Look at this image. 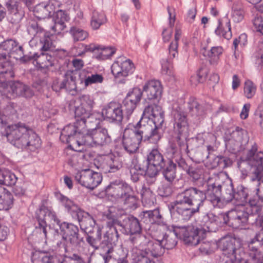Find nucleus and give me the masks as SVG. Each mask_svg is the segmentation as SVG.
<instances>
[{
	"instance_id": "obj_1",
	"label": "nucleus",
	"mask_w": 263,
	"mask_h": 263,
	"mask_svg": "<svg viewBox=\"0 0 263 263\" xmlns=\"http://www.w3.org/2000/svg\"><path fill=\"white\" fill-rule=\"evenodd\" d=\"M211 179L206 184L205 190L190 186L178 193L176 199L168 205L173 220L175 222H186L200 212L207 198L214 207H220L221 199L224 200V194L228 181L224 182L220 175Z\"/></svg>"
},
{
	"instance_id": "obj_2",
	"label": "nucleus",
	"mask_w": 263,
	"mask_h": 263,
	"mask_svg": "<svg viewBox=\"0 0 263 263\" xmlns=\"http://www.w3.org/2000/svg\"><path fill=\"white\" fill-rule=\"evenodd\" d=\"M164 114L161 107L156 103L146 106L140 120L131 130L125 129L122 139L125 151L134 154L141 142L156 144L163 137Z\"/></svg>"
},
{
	"instance_id": "obj_3",
	"label": "nucleus",
	"mask_w": 263,
	"mask_h": 263,
	"mask_svg": "<svg viewBox=\"0 0 263 263\" xmlns=\"http://www.w3.org/2000/svg\"><path fill=\"white\" fill-rule=\"evenodd\" d=\"M171 123L173 125L174 140L169 143L167 152L172 154V158L183 153H189L187 139L189 136L190 125L187 112L177 106L171 113Z\"/></svg>"
},
{
	"instance_id": "obj_4",
	"label": "nucleus",
	"mask_w": 263,
	"mask_h": 263,
	"mask_svg": "<svg viewBox=\"0 0 263 263\" xmlns=\"http://www.w3.org/2000/svg\"><path fill=\"white\" fill-rule=\"evenodd\" d=\"M28 31L29 33L34 36L29 42L30 45L33 44L38 40L40 42V49L42 53L40 54L37 53L36 56V64L39 68L41 69L49 70L57 62L51 52L54 47L55 36L47 33L35 21H32L29 23Z\"/></svg>"
},
{
	"instance_id": "obj_5",
	"label": "nucleus",
	"mask_w": 263,
	"mask_h": 263,
	"mask_svg": "<svg viewBox=\"0 0 263 263\" xmlns=\"http://www.w3.org/2000/svg\"><path fill=\"white\" fill-rule=\"evenodd\" d=\"M5 135L11 144L23 150L34 152L41 145L39 136L24 123L18 122L8 126Z\"/></svg>"
},
{
	"instance_id": "obj_6",
	"label": "nucleus",
	"mask_w": 263,
	"mask_h": 263,
	"mask_svg": "<svg viewBox=\"0 0 263 263\" xmlns=\"http://www.w3.org/2000/svg\"><path fill=\"white\" fill-rule=\"evenodd\" d=\"M245 162L250 168L248 172L242 170V174L248 176L251 182L256 186V194L258 200L263 202V153L258 152L256 143L248 151Z\"/></svg>"
},
{
	"instance_id": "obj_7",
	"label": "nucleus",
	"mask_w": 263,
	"mask_h": 263,
	"mask_svg": "<svg viewBox=\"0 0 263 263\" xmlns=\"http://www.w3.org/2000/svg\"><path fill=\"white\" fill-rule=\"evenodd\" d=\"M261 210L260 205L255 200H249L245 206H238L223 214V223L234 229H239L250 222V219L256 220Z\"/></svg>"
},
{
	"instance_id": "obj_8",
	"label": "nucleus",
	"mask_w": 263,
	"mask_h": 263,
	"mask_svg": "<svg viewBox=\"0 0 263 263\" xmlns=\"http://www.w3.org/2000/svg\"><path fill=\"white\" fill-rule=\"evenodd\" d=\"M105 194L119 200L126 210L133 211L138 206V197L133 187L125 181L113 180L104 189Z\"/></svg>"
},
{
	"instance_id": "obj_9",
	"label": "nucleus",
	"mask_w": 263,
	"mask_h": 263,
	"mask_svg": "<svg viewBox=\"0 0 263 263\" xmlns=\"http://www.w3.org/2000/svg\"><path fill=\"white\" fill-rule=\"evenodd\" d=\"M16 52L23 54V47L18 45L15 40L10 39L3 42L0 44V78L7 82L14 76L13 65L10 61V54Z\"/></svg>"
},
{
	"instance_id": "obj_10",
	"label": "nucleus",
	"mask_w": 263,
	"mask_h": 263,
	"mask_svg": "<svg viewBox=\"0 0 263 263\" xmlns=\"http://www.w3.org/2000/svg\"><path fill=\"white\" fill-rule=\"evenodd\" d=\"M106 226L109 229L104 234L103 240L101 242V246L103 250L101 256L104 263H108L111 258H117L116 254L123 252L122 247L116 248L120 235L118 231V227L114 223L113 219L109 220L106 222Z\"/></svg>"
},
{
	"instance_id": "obj_11",
	"label": "nucleus",
	"mask_w": 263,
	"mask_h": 263,
	"mask_svg": "<svg viewBox=\"0 0 263 263\" xmlns=\"http://www.w3.org/2000/svg\"><path fill=\"white\" fill-rule=\"evenodd\" d=\"M56 229L55 232L62 237V239L59 241L57 245L58 247L63 248L65 253L68 252V246L77 248L84 242V237L79 233V227L72 223L64 221Z\"/></svg>"
},
{
	"instance_id": "obj_12",
	"label": "nucleus",
	"mask_w": 263,
	"mask_h": 263,
	"mask_svg": "<svg viewBox=\"0 0 263 263\" xmlns=\"http://www.w3.org/2000/svg\"><path fill=\"white\" fill-rule=\"evenodd\" d=\"M112 142L108 130L104 127H95L89 129L82 137L81 141H77L78 145H85L90 147L106 146Z\"/></svg>"
},
{
	"instance_id": "obj_13",
	"label": "nucleus",
	"mask_w": 263,
	"mask_h": 263,
	"mask_svg": "<svg viewBox=\"0 0 263 263\" xmlns=\"http://www.w3.org/2000/svg\"><path fill=\"white\" fill-rule=\"evenodd\" d=\"M167 162V159H165L163 155L157 148L151 149L147 155L146 178L149 177L152 179V182H155L160 169L163 168Z\"/></svg>"
},
{
	"instance_id": "obj_14",
	"label": "nucleus",
	"mask_w": 263,
	"mask_h": 263,
	"mask_svg": "<svg viewBox=\"0 0 263 263\" xmlns=\"http://www.w3.org/2000/svg\"><path fill=\"white\" fill-rule=\"evenodd\" d=\"M169 229L175 233L180 239H183L185 243L196 246L199 243V234L201 230L193 226H179L171 225Z\"/></svg>"
},
{
	"instance_id": "obj_15",
	"label": "nucleus",
	"mask_w": 263,
	"mask_h": 263,
	"mask_svg": "<svg viewBox=\"0 0 263 263\" xmlns=\"http://www.w3.org/2000/svg\"><path fill=\"white\" fill-rule=\"evenodd\" d=\"M219 247L224 256V263L232 261L233 263L239 262L245 258L246 254L242 248H237L232 240L222 239Z\"/></svg>"
},
{
	"instance_id": "obj_16",
	"label": "nucleus",
	"mask_w": 263,
	"mask_h": 263,
	"mask_svg": "<svg viewBox=\"0 0 263 263\" xmlns=\"http://www.w3.org/2000/svg\"><path fill=\"white\" fill-rule=\"evenodd\" d=\"M226 192L223 194L224 201L229 202L235 201V203L240 206L247 202L249 190L242 184H238L236 187L233 186L231 182L228 181V185L226 188Z\"/></svg>"
},
{
	"instance_id": "obj_17",
	"label": "nucleus",
	"mask_w": 263,
	"mask_h": 263,
	"mask_svg": "<svg viewBox=\"0 0 263 263\" xmlns=\"http://www.w3.org/2000/svg\"><path fill=\"white\" fill-rule=\"evenodd\" d=\"M37 223L35 229L40 233L42 232L45 238H47V220H53L59 227L63 221L57 217L56 213L46 206L41 208L36 213Z\"/></svg>"
},
{
	"instance_id": "obj_18",
	"label": "nucleus",
	"mask_w": 263,
	"mask_h": 263,
	"mask_svg": "<svg viewBox=\"0 0 263 263\" xmlns=\"http://www.w3.org/2000/svg\"><path fill=\"white\" fill-rule=\"evenodd\" d=\"M73 219L79 221L81 230L86 235L97 232V238H100L102 228L96 224V220L88 212L82 210Z\"/></svg>"
},
{
	"instance_id": "obj_19",
	"label": "nucleus",
	"mask_w": 263,
	"mask_h": 263,
	"mask_svg": "<svg viewBox=\"0 0 263 263\" xmlns=\"http://www.w3.org/2000/svg\"><path fill=\"white\" fill-rule=\"evenodd\" d=\"M74 178L82 186L91 190H94L102 181L101 174L90 169H85L77 172Z\"/></svg>"
},
{
	"instance_id": "obj_20",
	"label": "nucleus",
	"mask_w": 263,
	"mask_h": 263,
	"mask_svg": "<svg viewBox=\"0 0 263 263\" xmlns=\"http://www.w3.org/2000/svg\"><path fill=\"white\" fill-rule=\"evenodd\" d=\"M181 32L179 29H176L175 34V40L168 47V55L167 58L162 59L161 61L162 72L163 74L170 76L173 75L172 69L173 67V59L178 55V41L181 37Z\"/></svg>"
},
{
	"instance_id": "obj_21",
	"label": "nucleus",
	"mask_w": 263,
	"mask_h": 263,
	"mask_svg": "<svg viewBox=\"0 0 263 263\" xmlns=\"http://www.w3.org/2000/svg\"><path fill=\"white\" fill-rule=\"evenodd\" d=\"M102 118L109 123L121 124L125 118L121 104L109 102L102 109Z\"/></svg>"
},
{
	"instance_id": "obj_22",
	"label": "nucleus",
	"mask_w": 263,
	"mask_h": 263,
	"mask_svg": "<svg viewBox=\"0 0 263 263\" xmlns=\"http://www.w3.org/2000/svg\"><path fill=\"white\" fill-rule=\"evenodd\" d=\"M135 69L132 61L124 57H119L111 67V72L116 80L127 77L132 74Z\"/></svg>"
},
{
	"instance_id": "obj_23",
	"label": "nucleus",
	"mask_w": 263,
	"mask_h": 263,
	"mask_svg": "<svg viewBox=\"0 0 263 263\" xmlns=\"http://www.w3.org/2000/svg\"><path fill=\"white\" fill-rule=\"evenodd\" d=\"M142 96V90L139 87H134L129 90L122 102L125 118L128 120L140 102Z\"/></svg>"
},
{
	"instance_id": "obj_24",
	"label": "nucleus",
	"mask_w": 263,
	"mask_h": 263,
	"mask_svg": "<svg viewBox=\"0 0 263 263\" xmlns=\"http://www.w3.org/2000/svg\"><path fill=\"white\" fill-rule=\"evenodd\" d=\"M223 214L216 216L212 212H208L200 217L199 224L201 226V232H215L223 224Z\"/></svg>"
},
{
	"instance_id": "obj_25",
	"label": "nucleus",
	"mask_w": 263,
	"mask_h": 263,
	"mask_svg": "<svg viewBox=\"0 0 263 263\" xmlns=\"http://www.w3.org/2000/svg\"><path fill=\"white\" fill-rule=\"evenodd\" d=\"M117 227L121 228L120 231L125 235L141 232V226L138 219L133 215H125L121 219H112Z\"/></svg>"
},
{
	"instance_id": "obj_26",
	"label": "nucleus",
	"mask_w": 263,
	"mask_h": 263,
	"mask_svg": "<svg viewBox=\"0 0 263 263\" xmlns=\"http://www.w3.org/2000/svg\"><path fill=\"white\" fill-rule=\"evenodd\" d=\"M83 51L79 53V55H82L87 52L93 53V58L98 60H105L110 58L116 52V49L111 46L105 47L95 44L89 45H83Z\"/></svg>"
},
{
	"instance_id": "obj_27",
	"label": "nucleus",
	"mask_w": 263,
	"mask_h": 263,
	"mask_svg": "<svg viewBox=\"0 0 263 263\" xmlns=\"http://www.w3.org/2000/svg\"><path fill=\"white\" fill-rule=\"evenodd\" d=\"M80 104L76 106L74 110V117L86 119L90 111H92L94 102L89 95H83L80 97Z\"/></svg>"
},
{
	"instance_id": "obj_28",
	"label": "nucleus",
	"mask_w": 263,
	"mask_h": 263,
	"mask_svg": "<svg viewBox=\"0 0 263 263\" xmlns=\"http://www.w3.org/2000/svg\"><path fill=\"white\" fill-rule=\"evenodd\" d=\"M141 220L146 224L164 225V219L160 214L158 209L144 211L140 214Z\"/></svg>"
},
{
	"instance_id": "obj_29",
	"label": "nucleus",
	"mask_w": 263,
	"mask_h": 263,
	"mask_svg": "<svg viewBox=\"0 0 263 263\" xmlns=\"http://www.w3.org/2000/svg\"><path fill=\"white\" fill-rule=\"evenodd\" d=\"M187 109L190 115L194 118H198V119L203 118L206 114L205 106L200 104L197 99L191 97L187 102Z\"/></svg>"
},
{
	"instance_id": "obj_30",
	"label": "nucleus",
	"mask_w": 263,
	"mask_h": 263,
	"mask_svg": "<svg viewBox=\"0 0 263 263\" xmlns=\"http://www.w3.org/2000/svg\"><path fill=\"white\" fill-rule=\"evenodd\" d=\"M145 92L148 100L159 99L162 92L161 83L158 80H151L145 84L142 92Z\"/></svg>"
},
{
	"instance_id": "obj_31",
	"label": "nucleus",
	"mask_w": 263,
	"mask_h": 263,
	"mask_svg": "<svg viewBox=\"0 0 263 263\" xmlns=\"http://www.w3.org/2000/svg\"><path fill=\"white\" fill-rule=\"evenodd\" d=\"M142 251L151 258L162 256L165 252V249L160 240H149L145 245Z\"/></svg>"
},
{
	"instance_id": "obj_32",
	"label": "nucleus",
	"mask_w": 263,
	"mask_h": 263,
	"mask_svg": "<svg viewBox=\"0 0 263 263\" xmlns=\"http://www.w3.org/2000/svg\"><path fill=\"white\" fill-rule=\"evenodd\" d=\"M57 198L61 204L65 208L66 211L71 215L72 218L82 210L72 200L64 195L60 194Z\"/></svg>"
},
{
	"instance_id": "obj_33",
	"label": "nucleus",
	"mask_w": 263,
	"mask_h": 263,
	"mask_svg": "<svg viewBox=\"0 0 263 263\" xmlns=\"http://www.w3.org/2000/svg\"><path fill=\"white\" fill-rule=\"evenodd\" d=\"M177 165L172 159H167V162L163 168L160 169L163 178L170 184H172L176 177Z\"/></svg>"
},
{
	"instance_id": "obj_34",
	"label": "nucleus",
	"mask_w": 263,
	"mask_h": 263,
	"mask_svg": "<svg viewBox=\"0 0 263 263\" xmlns=\"http://www.w3.org/2000/svg\"><path fill=\"white\" fill-rule=\"evenodd\" d=\"M55 13L54 25L51 29L55 33L59 34L65 28V22L69 20V16L65 11L60 9Z\"/></svg>"
},
{
	"instance_id": "obj_35",
	"label": "nucleus",
	"mask_w": 263,
	"mask_h": 263,
	"mask_svg": "<svg viewBox=\"0 0 263 263\" xmlns=\"http://www.w3.org/2000/svg\"><path fill=\"white\" fill-rule=\"evenodd\" d=\"M129 241L133 244L136 245L132 250V253L134 252H138L139 250L144 249L145 245L147 243L148 238L146 236L142 233V232H138L133 234H129Z\"/></svg>"
},
{
	"instance_id": "obj_36",
	"label": "nucleus",
	"mask_w": 263,
	"mask_h": 263,
	"mask_svg": "<svg viewBox=\"0 0 263 263\" xmlns=\"http://www.w3.org/2000/svg\"><path fill=\"white\" fill-rule=\"evenodd\" d=\"M13 97L22 96L25 98H30L33 96V91L27 86L20 82H15L10 86Z\"/></svg>"
},
{
	"instance_id": "obj_37",
	"label": "nucleus",
	"mask_w": 263,
	"mask_h": 263,
	"mask_svg": "<svg viewBox=\"0 0 263 263\" xmlns=\"http://www.w3.org/2000/svg\"><path fill=\"white\" fill-rule=\"evenodd\" d=\"M13 97L22 96L25 98H30L33 96V91L27 86L20 82H15L10 86Z\"/></svg>"
},
{
	"instance_id": "obj_38",
	"label": "nucleus",
	"mask_w": 263,
	"mask_h": 263,
	"mask_svg": "<svg viewBox=\"0 0 263 263\" xmlns=\"http://www.w3.org/2000/svg\"><path fill=\"white\" fill-rule=\"evenodd\" d=\"M106 171L105 173H115L120 170L123 166L120 158L113 155H108L106 159Z\"/></svg>"
},
{
	"instance_id": "obj_39",
	"label": "nucleus",
	"mask_w": 263,
	"mask_h": 263,
	"mask_svg": "<svg viewBox=\"0 0 263 263\" xmlns=\"http://www.w3.org/2000/svg\"><path fill=\"white\" fill-rule=\"evenodd\" d=\"M171 226L167 227L168 231V233H165L163 235V239L160 240L162 245H163L164 249L170 250L174 248L177 243V239L179 238L173 231L170 230L169 227Z\"/></svg>"
},
{
	"instance_id": "obj_40",
	"label": "nucleus",
	"mask_w": 263,
	"mask_h": 263,
	"mask_svg": "<svg viewBox=\"0 0 263 263\" xmlns=\"http://www.w3.org/2000/svg\"><path fill=\"white\" fill-rule=\"evenodd\" d=\"M129 172L130 179L133 182H138L143 175H146V170L145 168L137 162V160H134L130 166Z\"/></svg>"
},
{
	"instance_id": "obj_41",
	"label": "nucleus",
	"mask_w": 263,
	"mask_h": 263,
	"mask_svg": "<svg viewBox=\"0 0 263 263\" xmlns=\"http://www.w3.org/2000/svg\"><path fill=\"white\" fill-rule=\"evenodd\" d=\"M79 76L81 83L84 82L85 87L92 84L101 83L104 80L103 76L100 74L96 73L86 76L84 71L81 72Z\"/></svg>"
},
{
	"instance_id": "obj_42",
	"label": "nucleus",
	"mask_w": 263,
	"mask_h": 263,
	"mask_svg": "<svg viewBox=\"0 0 263 263\" xmlns=\"http://www.w3.org/2000/svg\"><path fill=\"white\" fill-rule=\"evenodd\" d=\"M209 161L212 168L219 167L220 168L223 169L231 166L232 164V161L231 159L228 157L222 156H214Z\"/></svg>"
},
{
	"instance_id": "obj_43",
	"label": "nucleus",
	"mask_w": 263,
	"mask_h": 263,
	"mask_svg": "<svg viewBox=\"0 0 263 263\" xmlns=\"http://www.w3.org/2000/svg\"><path fill=\"white\" fill-rule=\"evenodd\" d=\"M106 21V16L103 13L98 12L96 10L92 12L90 26L93 30L98 29Z\"/></svg>"
},
{
	"instance_id": "obj_44",
	"label": "nucleus",
	"mask_w": 263,
	"mask_h": 263,
	"mask_svg": "<svg viewBox=\"0 0 263 263\" xmlns=\"http://www.w3.org/2000/svg\"><path fill=\"white\" fill-rule=\"evenodd\" d=\"M0 202L4 208V210L10 209L13 203V197L11 192L5 188L0 187Z\"/></svg>"
},
{
	"instance_id": "obj_45",
	"label": "nucleus",
	"mask_w": 263,
	"mask_h": 263,
	"mask_svg": "<svg viewBox=\"0 0 263 263\" xmlns=\"http://www.w3.org/2000/svg\"><path fill=\"white\" fill-rule=\"evenodd\" d=\"M51 9L47 7L46 3H42L36 5L33 9L34 16L39 19H44L52 16Z\"/></svg>"
},
{
	"instance_id": "obj_46",
	"label": "nucleus",
	"mask_w": 263,
	"mask_h": 263,
	"mask_svg": "<svg viewBox=\"0 0 263 263\" xmlns=\"http://www.w3.org/2000/svg\"><path fill=\"white\" fill-rule=\"evenodd\" d=\"M223 21L226 22L225 26L228 30L222 28L221 26V22L219 21V25L215 30V33L219 36H222L226 39L229 40L232 36L230 20L228 16H226L223 18Z\"/></svg>"
},
{
	"instance_id": "obj_47",
	"label": "nucleus",
	"mask_w": 263,
	"mask_h": 263,
	"mask_svg": "<svg viewBox=\"0 0 263 263\" xmlns=\"http://www.w3.org/2000/svg\"><path fill=\"white\" fill-rule=\"evenodd\" d=\"M245 11L243 6L240 2H236L233 4L232 10L233 21L236 23L242 21L244 17Z\"/></svg>"
},
{
	"instance_id": "obj_48",
	"label": "nucleus",
	"mask_w": 263,
	"mask_h": 263,
	"mask_svg": "<svg viewBox=\"0 0 263 263\" xmlns=\"http://www.w3.org/2000/svg\"><path fill=\"white\" fill-rule=\"evenodd\" d=\"M69 33L74 42L83 41L88 36L87 31L76 26H72L70 28Z\"/></svg>"
},
{
	"instance_id": "obj_49",
	"label": "nucleus",
	"mask_w": 263,
	"mask_h": 263,
	"mask_svg": "<svg viewBox=\"0 0 263 263\" xmlns=\"http://www.w3.org/2000/svg\"><path fill=\"white\" fill-rule=\"evenodd\" d=\"M245 133V130L241 127L238 126L236 127L235 130L232 132L231 135L232 139H230L226 141V146H229L233 141H235L237 145H239V144L242 142Z\"/></svg>"
},
{
	"instance_id": "obj_50",
	"label": "nucleus",
	"mask_w": 263,
	"mask_h": 263,
	"mask_svg": "<svg viewBox=\"0 0 263 263\" xmlns=\"http://www.w3.org/2000/svg\"><path fill=\"white\" fill-rule=\"evenodd\" d=\"M76 122L74 124L72 125L78 132L79 135V138L80 139V141L82 140V137L87 133V123L86 119H80L78 118H75Z\"/></svg>"
},
{
	"instance_id": "obj_51",
	"label": "nucleus",
	"mask_w": 263,
	"mask_h": 263,
	"mask_svg": "<svg viewBox=\"0 0 263 263\" xmlns=\"http://www.w3.org/2000/svg\"><path fill=\"white\" fill-rule=\"evenodd\" d=\"M142 250L138 252L132 253V259L133 263H154L152 258L143 253Z\"/></svg>"
},
{
	"instance_id": "obj_52",
	"label": "nucleus",
	"mask_w": 263,
	"mask_h": 263,
	"mask_svg": "<svg viewBox=\"0 0 263 263\" xmlns=\"http://www.w3.org/2000/svg\"><path fill=\"white\" fill-rule=\"evenodd\" d=\"M15 112V104L11 102H8L3 108H0V120L1 122H4V117L14 114Z\"/></svg>"
},
{
	"instance_id": "obj_53",
	"label": "nucleus",
	"mask_w": 263,
	"mask_h": 263,
	"mask_svg": "<svg viewBox=\"0 0 263 263\" xmlns=\"http://www.w3.org/2000/svg\"><path fill=\"white\" fill-rule=\"evenodd\" d=\"M76 135L79 136L77 131L75 130L74 127L72 125L69 124L64 127L62 132L61 137L66 138V142L68 143L71 140V139L73 138L74 136Z\"/></svg>"
},
{
	"instance_id": "obj_54",
	"label": "nucleus",
	"mask_w": 263,
	"mask_h": 263,
	"mask_svg": "<svg viewBox=\"0 0 263 263\" xmlns=\"http://www.w3.org/2000/svg\"><path fill=\"white\" fill-rule=\"evenodd\" d=\"M256 85L250 80H247L244 84V95L248 99L252 98L255 94Z\"/></svg>"
},
{
	"instance_id": "obj_55",
	"label": "nucleus",
	"mask_w": 263,
	"mask_h": 263,
	"mask_svg": "<svg viewBox=\"0 0 263 263\" xmlns=\"http://www.w3.org/2000/svg\"><path fill=\"white\" fill-rule=\"evenodd\" d=\"M52 256L47 255L44 253L33 255L31 258L32 263H52Z\"/></svg>"
},
{
	"instance_id": "obj_56",
	"label": "nucleus",
	"mask_w": 263,
	"mask_h": 263,
	"mask_svg": "<svg viewBox=\"0 0 263 263\" xmlns=\"http://www.w3.org/2000/svg\"><path fill=\"white\" fill-rule=\"evenodd\" d=\"M17 179V177L14 174H2V178L0 179V184L12 186L16 183Z\"/></svg>"
},
{
	"instance_id": "obj_57",
	"label": "nucleus",
	"mask_w": 263,
	"mask_h": 263,
	"mask_svg": "<svg viewBox=\"0 0 263 263\" xmlns=\"http://www.w3.org/2000/svg\"><path fill=\"white\" fill-rule=\"evenodd\" d=\"M24 16V12L21 9L14 12H9L8 20L12 24H17L20 22Z\"/></svg>"
},
{
	"instance_id": "obj_58",
	"label": "nucleus",
	"mask_w": 263,
	"mask_h": 263,
	"mask_svg": "<svg viewBox=\"0 0 263 263\" xmlns=\"http://www.w3.org/2000/svg\"><path fill=\"white\" fill-rule=\"evenodd\" d=\"M223 48L221 46H216L211 48L208 52V55L211 58V62H217L219 57L222 53Z\"/></svg>"
},
{
	"instance_id": "obj_59",
	"label": "nucleus",
	"mask_w": 263,
	"mask_h": 263,
	"mask_svg": "<svg viewBox=\"0 0 263 263\" xmlns=\"http://www.w3.org/2000/svg\"><path fill=\"white\" fill-rule=\"evenodd\" d=\"M206 76V71L203 68H200L198 71L196 75L191 77V82L195 85L198 83H202L205 80Z\"/></svg>"
},
{
	"instance_id": "obj_60",
	"label": "nucleus",
	"mask_w": 263,
	"mask_h": 263,
	"mask_svg": "<svg viewBox=\"0 0 263 263\" xmlns=\"http://www.w3.org/2000/svg\"><path fill=\"white\" fill-rule=\"evenodd\" d=\"M157 192L159 196L167 197L172 195L173 190L170 184L164 183L158 187Z\"/></svg>"
},
{
	"instance_id": "obj_61",
	"label": "nucleus",
	"mask_w": 263,
	"mask_h": 263,
	"mask_svg": "<svg viewBox=\"0 0 263 263\" xmlns=\"http://www.w3.org/2000/svg\"><path fill=\"white\" fill-rule=\"evenodd\" d=\"M182 155V154L175 156L174 158H169L168 159H172L176 165L177 164H178V166L179 167L181 168L184 171H186L187 170H189V168L190 166L188 165L185 159L183 158Z\"/></svg>"
},
{
	"instance_id": "obj_62",
	"label": "nucleus",
	"mask_w": 263,
	"mask_h": 263,
	"mask_svg": "<svg viewBox=\"0 0 263 263\" xmlns=\"http://www.w3.org/2000/svg\"><path fill=\"white\" fill-rule=\"evenodd\" d=\"M141 196L142 201L147 202L153 199L154 194L149 188L143 186L141 191Z\"/></svg>"
},
{
	"instance_id": "obj_63",
	"label": "nucleus",
	"mask_w": 263,
	"mask_h": 263,
	"mask_svg": "<svg viewBox=\"0 0 263 263\" xmlns=\"http://www.w3.org/2000/svg\"><path fill=\"white\" fill-rule=\"evenodd\" d=\"M100 117H102V114L99 112H93L90 111L88 117H87L86 120L87 124L88 123H93L96 126L100 124Z\"/></svg>"
},
{
	"instance_id": "obj_64",
	"label": "nucleus",
	"mask_w": 263,
	"mask_h": 263,
	"mask_svg": "<svg viewBox=\"0 0 263 263\" xmlns=\"http://www.w3.org/2000/svg\"><path fill=\"white\" fill-rule=\"evenodd\" d=\"M253 24L256 31L263 35V17L256 16L253 20Z\"/></svg>"
}]
</instances>
